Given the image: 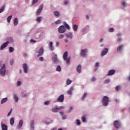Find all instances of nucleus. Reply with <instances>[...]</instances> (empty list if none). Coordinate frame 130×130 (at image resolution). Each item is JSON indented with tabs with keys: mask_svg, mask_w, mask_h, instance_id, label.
<instances>
[{
	"mask_svg": "<svg viewBox=\"0 0 130 130\" xmlns=\"http://www.w3.org/2000/svg\"><path fill=\"white\" fill-rule=\"evenodd\" d=\"M110 82V80L109 79H107L105 81V84H108Z\"/></svg>",
	"mask_w": 130,
	"mask_h": 130,
	"instance_id": "obj_47",
	"label": "nucleus"
},
{
	"mask_svg": "<svg viewBox=\"0 0 130 130\" xmlns=\"http://www.w3.org/2000/svg\"><path fill=\"white\" fill-rule=\"evenodd\" d=\"M54 15L55 17H58L60 15V13L58 11H55L54 12Z\"/></svg>",
	"mask_w": 130,
	"mask_h": 130,
	"instance_id": "obj_30",
	"label": "nucleus"
},
{
	"mask_svg": "<svg viewBox=\"0 0 130 130\" xmlns=\"http://www.w3.org/2000/svg\"><path fill=\"white\" fill-rule=\"evenodd\" d=\"M73 29L74 31H76L78 30V25H74L73 26Z\"/></svg>",
	"mask_w": 130,
	"mask_h": 130,
	"instance_id": "obj_29",
	"label": "nucleus"
},
{
	"mask_svg": "<svg viewBox=\"0 0 130 130\" xmlns=\"http://www.w3.org/2000/svg\"><path fill=\"white\" fill-rule=\"evenodd\" d=\"M14 63V59H11L10 60V64H13Z\"/></svg>",
	"mask_w": 130,
	"mask_h": 130,
	"instance_id": "obj_45",
	"label": "nucleus"
},
{
	"mask_svg": "<svg viewBox=\"0 0 130 130\" xmlns=\"http://www.w3.org/2000/svg\"><path fill=\"white\" fill-rule=\"evenodd\" d=\"M12 15L9 16L8 18H7V22L8 23H10V22H11V20L12 19Z\"/></svg>",
	"mask_w": 130,
	"mask_h": 130,
	"instance_id": "obj_34",
	"label": "nucleus"
},
{
	"mask_svg": "<svg viewBox=\"0 0 130 130\" xmlns=\"http://www.w3.org/2000/svg\"><path fill=\"white\" fill-rule=\"evenodd\" d=\"M42 19V17H41V16L38 17L37 18V22H41Z\"/></svg>",
	"mask_w": 130,
	"mask_h": 130,
	"instance_id": "obj_35",
	"label": "nucleus"
},
{
	"mask_svg": "<svg viewBox=\"0 0 130 130\" xmlns=\"http://www.w3.org/2000/svg\"><path fill=\"white\" fill-rule=\"evenodd\" d=\"M60 114L62 116V119H66L67 118V116L64 115V113L63 112H60Z\"/></svg>",
	"mask_w": 130,
	"mask_h": 130,
	"instance_id": "obj_23",
	"label": "nucleus"
},
{
	"mask_svg": "<svg viewBox=\"0 0 130 130\" xmlns=\"http://www.w3.org/2000/svg\"><path fill=\"white\" fill-rule=\"evenodd\" d=\"M69 53L68 51H66L63 54V60H66L67 63H70V58H68V55Z\"/></svg>",
	"mask_w": 130,
	"mask_h": 130,
	"instance_id": "obj_1",
	"label": "nucleus"
},
{
	"mask_svg": "<svg viewBox=\"0 0 130 130\" xmlns=\"http://www.w3.org/2000/svg\"><path fill=\"white\" fill-rule=\"evenodd\" d=\"M102 104L104 106H107L108 105V97L107 96H104L102 101Z\"/></svg>",
	"mask_w": 130,
	"mask_h": 130,
	"instance_id": "obj_3",
	"label": "nucleus"
},
{
	"mask_svg": "<svg viewBox=\"0 0 130 130\" xmlns=\"http://www.w3.org/2000/svg\"><path fill=\"white\" fill-rule=\"evenodd\" d=\"M12 109H11L10 110V112L8 114L7 116H10V115H11V113L12 112Z\"/></svg>",
	"mask_w": 130,
	"mask_h": 130,
	"instance_id": "obj_52",
	"label": "nucleus"
},
{
	"mask_svg": "<svg viewBox=\"0 0 130 130\" xmlns=\"http://www.w3.org/2000/svg\"><path fill=\"white\" fill-rule=\"evenodd\" d=\"M64 42H66V43H68V42H69V40H68V39H66L64 40Z\"/></svg>",
	"mask_w": 130,
	"mask_h": 130,
	"instance_id": "obj_58",
	"label": "nucleus"
},
{
	"mask_svg": "<svg viewBox=\"0 0 130 130\" xmlns=\"http://www.w3.org/2000/svg\"><path fill=\"white\" fill-rule=\"evenodd\" d=\"M14 122H15V120L13 118H11L10 119V124L11 125H13L14 124Z\"/></svg>",
	"mask_w": 130,
	"mask_h": 130,
	"instance_id": "obj_32",
	"label": "nucleus"
},
{
	"mask_svg": "<svg viewBox=\"0 0 130 130\" xmlns=\"http://www.w3.org/2000/svg\"><path fill=\"white\" fill-rule=\"evenodd\" d=\"M81 69H82V66H81V64L78 65L76 70L77 73H79V74L81 73Z\"/></svg>",
	"mask_w": 130,
	"mask_h": 130,
	"instance_id": "obj_21",
	"label": "nucleus"
},
{
	"mask_svg": "<svg viewBox=\"0 0 130 130\" xmlns=\"http://www.w3.org/2000/svg\"><path fill=\"white\" fill-rule=\"evenodd\" d=\"M85 31H86V28H83V29L82 30V32L83 33H84V32H85Z\"/></svg>",
	"mask_w": 130,
	"mask_h": 130,
	"instance_id": "obj_56",
	"label": "nucleus"
},
{
	"mask_svg": "<svg viewBox=\"0 0 130 130\" xmlns=\"http://www.w3.org/2000/svg\"><path fill=\"white\" fill-rule=\"evenodd\" d=\"M13 51H14V48L12 47H9V52H13Z\"/></svg>",
	"mask_w": 130,
	"mask_h": 130,
	"instance_id": "obj_38",
	"label": "nucleus"
},
{
	"mask_svg": "<svg viewBox=\"0 0 130 130\" xmlns=\"http://www.w3.org/2000/svg\"><path fill=\"white\" fill-rule=\"evenodd\" d=\"M62 108H63V107H60L59 108H53V109H52V112L56 113L57 112V111H58V110H60V109H61Z\"/></svg>",
	"mask_w": 130,
	"mask_h": 130,
	"instance_id": "obj_12",
	"label": "nucleus"
},
{
	"mask_svg": "<svg viewBox=\"0 0 130 130\" xmlns=\"http://www.w3.org/2000/svg\"><path fill=\"white\" fill-rule=\"evenodd\" d=\"M118 41H121V38H118Z\"/></svg>",
	"mask_w": 130,
	"mask_h": 130,
	"instance_id": "obj_62",
	"label": "nucleus"
},
{
	"mask_svg": "<svg viewBox=\"0 0 130 130\" xmlns=\"http://www.w3.org/2000/svg\"><path fill=\"white\" fill-rule=\"evenodd\" d=\"M128 81L130 82V75H129V76L128 77Z\"/></svg>",
	"mask_w": 130,
	"mask_h": 130,
	"instance_id": "obj_64",
	"label": "nucleus"
},
{
	"mask_svg": "<svg viewBox=\"0 0 130 130\" xmlns=\"http://www.w3.org/2000/svg\"><path fill=\"white\" fill-rule=\"evenodd\" d=\"M52 59L54 63H55L56 64L59 62V60L57 58V54H55L54 56L52 57Z\"/></svg>",
	"mask_w": 130,
	"mask_h": 130,
	"instance_id": "obj_5",
	"label": "nucleus"
},
{
	"mask_svg": "<svg viewBox=\"0 0 130 130\" xmlns=\"http://www.w3.org/2000/svg\"><path fill=\"white\" fill-rule=\"evenodd\" d=\"M72 82H73V81L70 80V79H68L66 80L67 85H71V84H72Z\"/></svg>",
	"mask_w": 130,
	"mask_h": 130,
	"instance_id": "obj_25",
	"label": "nucleus"
},
{
	"mask_svg": "<svg viewBox=\"0 0 130 130\" xmlns=\"http://www.w3.org/2000/svg\"><path fill=\"white\" fill-rule=\"evenodd\" d=\"M68 3H69V2L67 1H64L63 3V4H64V5H65V6H67V5H68Z\"/></svg>",
	"mask_w": 130,
	"mask_h": 130,
	"instance_id": "obj_50",
	"label": "nucleus"
},
{
	"mask_svg": "<svg viewBox=\"0 0 130 130\" xmlns=\"http://www.w3.org/2000/svg\"><path fill=\"white\" fill-rule=\"evenodd\" d=\"M10 43L9 41H7L5 43H4L0 47V49H1V50H3V49H4V48H6V47H7V46H8V45H9V44Z\"/></svg>",
	"mask_w": 130,
	"mask_h": 130,
	"instance_id": "obj_9",
	"label": "nucleus"
},
{
	"mask_svg": "<svg viewBox=\"0 0 130 130\" xmlns=\"http://www.w3.org/2000/svg\"><path fill=\"white\" fill-rule=\"evenodd\" d=\"M72 93V89H70L67 91V94H68V95H71Z\"/></svg>",
	"mask_w": 130,
	"mask_h": 130,
	"instance_id": "obj_42",
	"label": "nucleus"
},
{
	"mask_svg": "<svg viewBox=\"0 0 130 130\" xmlns=\"http://www.w3.org/2000/svg\"><path fill=\"white\" fill-rule=\"evenodd\" d=\"M86 53H87V49H83L81 50L80 53V56H82V57H85L86 56Z\"/></svg>",
	"mask_w": 130,
	"mask_h": 130,
	"instance_id": "obj_6",
	"label": "nucleus"
},
{
	"mask_svg": "<svg viewBox=\"0 0 130 130\" xmlns=\"http://www.w3.org/2000/svg\"><path fill=\"white\" fill-rule=\"evenodd\" d=\"M120 86H116L115 87V90L116 91H118L120 89Z\"/></svg>",
	"mask_w": 130,
	"mask_h": 130,
	"instance_id": "obj_43",
	"label": "nucleus"
},
{
	"mask_svg": "<svg viewBox=\"0 0 130 130\" xmlns=\"http://www.w3.org/2000/svg\"><path fill=\"white\" fill-rule=\"evenodd\" d=\"M123 47V45H120L118 48H117V51L119 52H120L121 51V50H122V48Z\"/></svg>",
	"mask_w": 130,
	"mask_h": 130,
	"instance_id": "obj_24",
	"label": "nucleus"
},
{
	"mask_svg": "<svg viewBox=\"0 0 130 130\" xmlns=\"http://www.w3.org/2000/svg\"><path fill=\"white\" fill-rule=\"evenodd\" d=\"M87 97V93H84V94L82 97V100H84Z\"/></svg>",
	"mask_w": 130,
	"mask_h": 130,
	"instance_id": "obj_37",
	"label": "nucleus"
},
{
	"mask_svg": "<svg viewBox=\"0 0 130 130\" xmlns=\"http://www.w3.org/2000/svg\"><path fill=\"white\" fill-rule=\"evenodd\" d=\"M81 120H82V121H83V122H85V121H86V116H83L81 118Z\"/></svg>",
	"mask_w": 130,
	"mask_h": 130,
	"instance_id": "obj_36",
	"label": "nucleus"
},
{
	"mask_svg": "<svg viewBox=\"0 0 130 130\" xmlns=\"http://www.w3.org/2000/svg\"><path fill=\"white\" fill-rule=\"evenodd\" d=\"M30 42H31V43H36V41L33 40V39H31L30 40Z\"/></svg>",
	"mask_w": 130,
	"mask_h": 130,
	"instance_id": "obj_49",
	"label": "nucleus"
},
{
	"mask_svg": "<svg viewBox=\"0 0 130 130\" xmlns=\"http://www.w3.org/2000/svg\"><path fill=\"white\" fill-rule=\"evenodd\" d=\"M14 100H15V102H18V100H19V98H18V96H17V95L14 94Z\"/></svg>",
	"mask_w": 130,
	"mask_h": 130,
	"instance_id": "obj_31",
	"label": "nucleus"
},
{
	"mask_svg": "<svg viewBox=\"0 0 130 130\" xmlns=\"http://www.w3.org/2000/svg\"><path fill=\"white\" fill-rule=\"evenodd\" d=\"M76 121L77 125H80L81 124V122L80 121V120L78 119L76 120Z\"/></svg>",
	"mask_w": 130,
	"mask_h": 130,
	"instance_id": "obj_44",
	"label": "nucleus"
},
{
	"mask_svg": "<svg viewBox=\"0 0 130 130\" xmlns=\"http://www.w3.org/2000/svg\"><path fill=\"white\" fill-rule=\"evenodd\" d=\"M70 112H71V111H72V110H73V107H71L70 108Z\"/></svg>",
	"mask_w": 130,
	"mask_h": 130,
	"instance_id": "obj_60",
	"label": "nucleus"
},
{
	"mask_svg": "<svg viewBox=\"0 0 130 130\" xmlns=\"http://www.w3.org/2000/svg\"><path fill=\"white\" fill-rule=\"evenodd\" d=\"M38 2V0H32V5H35L36 3Z\"/></svg>",
	"mask_w": 130,
	"mask_h": 130,
	"instance_id": "obj_40",
	"label": "nucleus"
},
{
	"mask_svg": "<svg viewBox=\"0 0 130 130\" xmlns=\"http://www.w3.org/2000/svg\"><path fill=\"white\" fill-rule=\"evenodd\" d=\"M91 81L92 82H95V81H96V78H95V77H93L92 79H91Z\"/></svg>",
	"mask_w": 130,
	"mask_h": 130,
	"instance_id": "obj_51",
	"label": "nucleus"
},
{
	"mask_svg": "<svg viewBox=\"0 0 130 130\" xmlns=\"http://www.w3.org/2000/svg\"><path fill=\"white\" fill-rule=\"evenodd\" d=\"M56 71H57V72H60L61 71V68H60V66H58L57 67Z\"/></svg>",
	"mask_w": 130,
	"mask_h": 130,
	"instance_id": "obj_33",
	"label": "nucleus"
},
{
	"mask_svg": "<svg viewBox=\"0 0 130 130\" xmlns=\"http://www.w3.org/2000/svg\"><path fill=\"white\" fill-rule=\"evenodd\" d=\"M7 101H8V99L7 98L3 99L1 101V104H4V103H5V102H7Z\"/></svg>",
	"mask_w": 130,
	"mask_h": 130,
	"instance_id": "obj_28",
	"label": "nucleus"
},
{
	"mask_svg": "<svg viewBox=\"0 0 130 130\" xmlns=\"http://www.w3.org/2000/svg\"><path fill=\"white\" fill-rule=\"evenodd\" d=\"M22 68L24 73L27 74V73H28V65H27V63H24L22 66Z\"/></svg>",
	"mask_w": 130,
	"mask_h": 130,
	"instance_id": "obj_8",
	"label": "nucleus"
},
{
	"mask_svg": "<svg viewBox=\"0 0 130 130\" xmlns=\"http://www.w3.org/2000/svg\"><path fill=\"white\" fill-rule=\"evenodd\" d=\"M61 22V20H58L56 21L55 23L56 24H60Z\"/></svg>",
	"mask_w": 130,
	"mask_h": 130,
	"instance_id": "obj_39",
	"label": "nucleus"
},
{
	"mask_svg": "<svg viewBox=\"0 0 130 130\" xmlns=\"http://www.w3.org/2000/svg\"><path fill=\"white\" fill-rule=\"evenodd\" d=\"M66 35L67 38H70V39H72V38H73V34L72 32H69L68 34H66Z\"/></svg>",
	"mask_w": 130,
	"mask_h": 130,
	"instance_id": "obj_20",
	"label": "nucleus"
},
{
	"mask_svg": "<svg viewBox=\"0 0 130 130\" xmlns=\"http://www.w3.org/2000/svg\"><path fill=\"white\" fill-rule=\"evenodd\" d=\"M19 22V21L18 20V18H15L14 21V26H17L18 25V23Z\"/></svg>",
	"mask_w": 130,
	"mask_h": 130,
	"instance_id": "obj_26",
	"label": "nucleus"
},
{
	"mask_svg": "<svg viewBox=\"0 0 130 130\" xmlns=\"http://www.w3.org/2000/svg\"><path fill=\"white\" fill-rule=\"evenodd\" d=\"M43 9V4H42L40 6L39 9H38L37 11V15H39V14L41 13V11H42Z\"/></svg>",
	"mask_w": 130,
	"mask_h": 130,
	"instance_id": "obj_13",
	"label": "nucleus"
},
{
	"mask_svg": "<svg viewBox=\"0 0 130 130\" xmlns=\"http://www.w3.org/2000/svg\"><path fill=\"white\" fill-rule=\"evenodd\" d=\"M64 100V95L63 94H61L57 99V101H58V102H63Z\"/></svg>",
	"mask_w": 130,
	"mask_h": 130,
	"instance_id": "obj_7",
	"label": "nucleus"
},
{
	"mask_svg": "<svg viewBox=\"0 0 130 130\" xmlns=\"http://www.w3.org/2000/svg\"><path fill=\"white\" fill-rule=\"evenodd\" d=\"M114 125L115 127L118 129L120 126V123L118 121L116 120L114 122Z\"/></svg>",
	"mask_w": 130,
	"mask_h": 130,
	"instance_id": "obj_11",
	"label": "nucleus"
},
{
	"mask_svg": "<svg viewBox=\"0 0 130 130\" xmlns=\"http://www.w3.org/2000/svg\"><path fill=\"white\" fill-rule=\"evenodd\" d=\"M53 44V43H52V42H50L49 43V48L50 49V50H51V51H52V50H53L54 49Z\"/></svg>",
	"mask_w": 130,
	"mask_h": 130,
	"instance_id": "obj_17",
	"label": "nucleus"
},
{
	"mask_svg": "<svg viewBox=\"0 0 130 130\" xmlns=\"http://www.w3.org/2000/svg\"><path fill=\"white\" fill-rule=\"evenodd\" d=\"M49 104V101H46L44 102L45 105H48Z\"/></svg>",
	"mask_w": 130,
	"mask_h": 130,
	"instance_id": "obj_48",
	"label": "nucleus"
},
{
	"mask_svg": "<svg viewBox=\"0 0 130 130\" xmlns=\"http://www.w3.org/2000/svg\"><path fill=\"white\" fill-rule=\"evenodd\" d=\"M103 40V38H101V39L100 40L99 42H100V43L102 42Z\"/></svg>",
	"mask_w": 130,
	"mask_h": 130,
	"instance_id": "obj_59",
	"label": "nucleus"
},
{
	"mask_svg": "<svg viewBox=\"0 0 130 130\" xmlns=\"http://www.w3.org/2000/svg\"><path fill=\"white\" fill-rule=\"evenodd\" d=\"M23 125V120H20L17 125V128H21Z\"/></svg>",
	"mask_w": 130,
	"mask_h": 130,
	"instance_id": "obj_18",
	"label": "nucleus"
},
{
	"mask_svg": "<svg viewBox=\"0 0 130 130\" xmlns=\"http://www.w3.org/2000/svg\"><path fill=\"white\" fill-rule=\"evenodd\" d=\"M86 19H89V16L88 15H86Z\"/></svg>",
	"mask_w": 130,
	"mask_h": 130,
	"instance_id": "obj_63",
	"label": "nucleus"
},
{
	"mask_svg": "<svg viewBox=\"0 0 130 130\" xmlns=\"http://www.w3.org/2000/svg\"><path fill=\"white\" fill-rule=\"evenodd\" d=\"M5 75H6V65L4 63L3 67L0 69V76L4 77Z\"/></svg>",
	"mask_w": 130,
	"mask_h": 130,
	"instance_id": "obj_2",
	"label": "nucleus"
},
{
	"mask_svg": "<svg viewBox=\"0 0 130 130\" xmlns=\"http://www.w3.org/2000/svg\"><path fill=\"white\" fill-rule=\"evenodd\" d=\"M95 68H97L98 67V62H96L94 65Z\"/></svg>",
	"mask_w": 130,
	"mask_h": 130,
	"instance_id": "obj_54",
	"label": "nucleus"
},
{
	"mask_svg": "<svg viewBox=\"0 0 130 130\" xmlns=\"http://www.w3.org/2000/svg\"><path fill=\"white\" fill-rule=\"evenodd\" d=\"M21 84V81H19L17 83V86H20Z\"/></svg>",
	"mask_w": 130,
	"mask_h": 130,
	"instance_id": "obj_55",
	"label": "nucleus"
},
{
	"mask_svg": "<svg viewBox=\"0 0 130 130\" xmlns=\"http://www.w3.org/2000/svg\"><path fill=\"white\" fill-rule=\"evenodd\" d=\"M67 29L63 25H61L58 28V31L59 33H64Z\"/></svg>",
	"mask_w": 130,
	"mask_h": 130,
	"instance_id": "obj_4",
	"label": "nucleus"
},
{
	"mask_svg": "<svg viewBox=\"0 0 130 130\" xmlns=\"http://www.w3.org/2000/svg\"><path fill=\"white\" fill-rule=\"evenodd\" d=\"M59 43L58 42H56V46H58Z\"/></svg>",
	"mask_w": 130,
	"mask_h": 130,
	"instance_id": "obj_61",
	"label": "nucleus"
},
{
	"mask_svg": "<svg viewBox=\"0 0 130 130\" xmlns=\"http://www.w3.org/2000/svg\"><path fill=\"white\" fill-rule=\"evenodd\" d=\"M30 129L34 130V121L32 120L30 121Z\"/></svg>",
	"mask_w": 130,
	"mask_h": 130,
	"instance_id": "obj_19",
	"label": "nucleus"
},
{
	"mask_svg": "<svg viewBox=\"0 0 130 130\" xmlns=\"http://www.w3.org/2000/svg\"><path fill=\"white\" fill-rule=\"evenodd\" d=\"M122 5H123V6L125 7V2H122Z\"/></svg>",
	"mask_w": 130,
	"mask_h": 130,
	"instance_id": "obj_57",
	"label": "nucleus"
},
{
	"mask_svg": "<svg viewBox=\"0 0 130 130\" xmlns=\"http://www.w3.org/2000/svg\"><path fill=\"white\" fill-rule=\"evenodd\" d=\"M115 73V71L114 70H110L108 72L107 76H112V75H114Z\"/></svg>",
	"mask_w": 130,
	"mask_h": 130,
	"instance_id": "obj_16",
	"label": "nucleus"
},
{
	"mask_svg": "<svg viewBox=\"0 0 130 130\" xmlns=\"http://www.w3.org/2000/svg\"><path fill=\"white\" fill-rule=\"evenodd\" d=\"M109 31L110 32H113L114 31V28L111 27L109 29Z\"/></svg>",
	"mask_w": 130,
	"mask_h": 130,
	"instance_id": "obj_46",
	"label": "nucleus"
},
{
	"mask_svg": "<svg viewBox=\"0 0 130 130\" xmlns=\"http://www.w3.org/2000/svg\"><path fill=\"white\" fill-rule=\"evenodd\" d=\"M63 24L64 26H65L66 28L68 29V30H70V29H71V27H70V25H69V24H68V23H67L66 21L63 22Z\"/></svg>",
	"mask_w": 130,
	"mask_h": 130,
	"instance_id": "obj_22",
	"label": "nucleus"
},
{
	"mask_svg": "<svg viewBox=\"0 0 130 130\" xmlns=\"http://www.w3.org/2000/svg\"><path fill=\"white\" fill-rule=\"evenodd\" d=\"M108 52V49L107 48H105L104 49H103V51H102L101 52V56H103L105 55Z\"/></svg>",
	"mask_w": 130,
	"mask_h": 130,
	"instance_id": "obj_10",
	"label": "nucleus"
},
{
	"mask_svg": "<svg viewBox=\"0 0 130 130\" xmlns=\"http://www.w3.org/2000/svg\"><path fill=\"white\" fill-rule=\"evenodd\" d=\"M64 36L63 35H59L58 36V38L59 39H62V38H63Z\"/></svg>",
	"mask_w": 130,
	"mask_h": 130,
	"instance_id": "obj_41",
	"label": "nucleus"
},
{
	"mask_svg": "<svg viewBox=\"0 0 130 130\" xmlns=\"http://www.w3.org/2000/svg\"><path fill=\"white\" fill-rule=\"evenodd\" d=\"M44 51V50H43V48L41 47L39 51L38 52V56H41V55L42 54H43V52Z\"/></svg>",
	"mask_w": 130,
	"mask_h": 130,
	"instance_id": "obj_14",
	"label": "nucleus"
},
{
	"mask_svg": "<svg viewBox=\"0 0 130 130\" xmlns=\"http://www.w3.org/2000/svg\"><path fill=\"white\" fill-rule=\"evenodd\" d=\"M5 8H6V5H4L2 7H1L0 9V13H3V12L5 11Z\"/></svg>",
	"mask_w": 130,
	"mask_h": 130,
	"instance_id": "obj_27",
	"label": "nucleus"
},
{
	"mask_svg": "<svg viewBox=\"0 0 130 130\" xmlns=\"http://www.w3.org/2000/svg\"><path fill=\"white\" fill-rule=\"evenodd\" d=\"M1 127L2 130H8V126L3 123H1Z\"/></svg>",
	"mask_w": 130,
	"mask_h": 130,
	"instance_id": "obj_15",
	"label": "nucleus"
},
{
	"mask_svg": "<svg viewBox=\"0 0 130 130\" xmlns=\"http://www.w3.org/2000/svg\"><path fill=\"white\" fill-rule=\"evenodd\" d=\"M39 60H41V61H43V57H41L39 58Z\"/></svg>",
	"mask_w": 130,
	"mask_h": 130,
	"instance_id": "obj_53",
	"label": "nucleus"
}]
</instances>
